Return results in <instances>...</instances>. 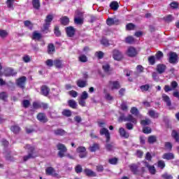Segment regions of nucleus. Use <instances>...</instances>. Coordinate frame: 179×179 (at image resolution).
<instances>
[{
    "label": "nucleus",
    "instance_id": "obj_1",
    "mask_svg": "<svg viewBox=\"0 0 179 179\" xmlns=\"http://www.w3.org/2000/svg\"><path fill=\"white\" fill-rule=\"evenodd\" d=\"M25 149H27L30 152L28 155L24 157V162H27L29 159H33V157H35L34 155L33 154V152H34V148L31 147L30 145H27L25 146Z\"/></svg>",
    "mask_w": 179,
    "mask_h": 179
},
{
    "label": "nucleus",
    "instance_id": "obj_2",
    "mask_svg": "<svg viewBox=\"0 0 179 179\" xmlns=\"http://www.w3.org/2000/svg\"><path fill=\"white\" fill-rule=\"evenodd\" d=\"M169 62L170 64H177L178 62V55L174 52H171L168 54Z\"/></svg>",
    "mask_w": 179,
    "mask_h": 179
},
{
    "label": "nucleus",
    "instance_id": "obj_3",
    "mask_svg": "<svg viewBox=\"0 0 179 179\" xmlns=\"http://www.w3.org/2000/svg\"><path fill=\"white\" fill-rule=\"evenodd\" d=\"M119 121H129V122H132V124H134L137 122L136 120L134 117V116H132V115H129L127 117L124 115H122L119 117Z\"/></svg>",
    "mask_w": 179,
    "mask_h": 179
},
{
    "label": "nucleus",
    "instance_id": "obj_4",
    "mask_svg": "<svg viewBox=\"0 0 179 179\" xmlns=\"http://www.w3.org/2000/svg\"><path fill=\"white\" fill-rule=\"evenodd\" d=\"M57 148L58 150H59L58 152V156L60 157H64L66 152V147H65L62 143H59L57 144Z\"/></svg>",
    "mask_w": 179,
    "mask_h": 179
},
{
    "label": "nucleus",
    "instance_id": "obj_5",
    "mask_svg": "<svg viewBox=\"0 0 179 179\" xmlns=\"http://www.w3.org/2000/svg\"><path fill=\"white\" fill-rule=\"evenodd\" d=\"M76 152L78 153V156L80 157V159H83L87 156V152H86V148L83 146L78 147L76 150Z\"/></svg>",
    "mask_w": 179,
    "mask_h": 179
},
{
    "label": "nucleus",
    "instance_id": "obj_6",
    "mask_svg": "<svg viewBox=\"0 0 179 179\" xmlns=\"http://www.w3.org/2000/svg\"><path fill=\"white\" fill-rule=\"evenodd\" d=\"M26 80L27 78L25 76H22L21 78L16 80V85L21 89H24V85L26 84Z\"/></svg>",
    "mask_w": 179,
    "mask_h": 179
},
{
    "label": "nucleus",
    "instance_id": "obj_7",
    "mask_svg": "<svg viewBox=\"0 0 179 179\" xmlns=\"http://www.w3.org/2000/svg\"><path fill=\"white\" fill-rule=\"evenodd\" d=\"M108 86L111 90H117L121 87L118 81H110Z\"/></svg>",
    "mask_w": 179,
    "mask_h": 179
},
{
    "label": "nucleus",
    "instance_id": "obj_8",
    "mask_svg": "<svg viewBox=\"0 0 179 179\" xmlns=\"http://www.w3.org/2000/svg\"><path fill=\"white\" fill-rule=\"evenodd\" d=\"M121 23V22L120 21V20L117 19V18H108L106 20V24H108V26H113L114 24H120Z\"/></svg>",
    "mask_w": 179,
    "mask_h": 179
},
{
    "label": "nucleus",
    "instance_id": "obj_9",
    "mask_svg": "<svg viewBox=\"0 0 179 179\" xmlns=\"http://www.w3.org/2000/svg\"><path fill=\"white\" fill-rule=\"evenodd\" d=\"M17 72L15 71L13 69L7 68L4 71V76H15Z\"/></svg>",
    "mask_w": 179,
    "mask_h": 179
},
{
    "label": "nucleus",
    "instance_id": "obj_10",
    "mask_svg": "<svg viewBox=\"0 0 179 179\" xmlns=\"http://www.w3.org/2000/svg\"><path fill=\"white\" fill-rule=\"evenodd\" d=\"M37 120H38L40 122H43V124H45V122H48V119L47 118V116L43 113H40L37 115Z\"/></svg>",
    "mask_w": 179,
    "mask_h": 179
},
{
    "label": "nucleus",
    "instance_id": "obj_11",
    "mask_svg": "<svg viewBox=\"0 0 179 179\" xmlns=\"http://www.w3.org/2000/svg\"><path fill=\"white\" fill-rule=\"evenodd\" d=\"M100 134L101 135H105L106 138V142L108 143L110 142V132H108V129H106V128H102L100 130Z\"/></svg>",
    "mask_w": 179,
    "mask_h": 179
},
{
    "label": "nucleus",
    "instance_id": "obj_12",
    "mask_svg": "<svg viewBox=\"0 0 179 179\" xmlns=\"http://www.w3.org/2000/svg\"><path fill=\"white\" fill-rule=\"evenodd\" d=\"M75 28L73 27H68L66 28V33L68 37H73L75 36Z\"/></svg>",
    "mask_w": 179,
    "mask_h": 179
},
{
    "label": "nucleus",
    "instance_id": "obj_13",
    "mask_svg": "<svg viewBox=\"0 0 179 179\" xmlns=\"http://www.w3.org/2000/svg\"><path fill=\"white\" fill-rule=\"evenodd\" d=\"M113 59L115 61H121L122 59V54L117 50H113Z\"/></svg>",
    "mask_w": 179,
    "mask_h": 179
},
{
    "label": "nucleus",
    "instance_id": "obj_14",
    "mask_svg": "<svg viewBox=\"0 0 179 179\" xmlns=\"http://www.w3.org/2000/svg\"><path fill=\"white\" fill-rule=\"evenodd\" d=\"M119 134L121 138H124V139H128L129 138V133L125 131V129L120 127L119 129Z\"/></svg>",
    "mask_w": 179,
    "mask_h": 179
},
{
    "label": "nucleus",
    "instance_id": "obj_15",
    "mask_svg": "<svg viewBox=\"0 0 179 179\" xmlns=\"http://www.w3.org/2000/svg\"><path fill=\"white\" fill-rule=\"evenodd\" d=\"M103 70L104 71L105 73L108 75H111V72L113 71V69L110 67V64L108 63L103 64L102 66Z\"/></svg>",
    "mask_w": 179,
    "mask_h": 179
},
{
    "label": "nucleus",
    "instance_id": "obj_16",
    "mask_svg": "<svg viewBox=\"0 0 179 179\" xmlns=\"http://www.w3.org/2000/svg\"><path fill=\"white\" fill-rule=\"evenodd\" d=\"M45 171L48 176H52V177H57V176H58V174H57V173L55 172V169H54V168L52 167L47 168L45 169Z\"/></svg>",
    "mask_w": 179,
    "mask_h": 179
},
{
    "label": "nucleus",
    "instance_id": "obj_17",
    "mask_svg": "<svg viewBox=\"0 0 179 179\" xmlns=\"http://www.w3.org/2000/svg\"><path fill=\"white\" fill-rule=\"evenodd\" d=\"M138 54V52H136V49L134 47H129L127 50V55L129 57H135Z\"/></svg>",
    "mask_w": 179,
    "mask_h": 179
},
{
    "label": "nucleus",
    "instance_id": "obj_18",
    "mask_svg": "<svg viewBox=\"0 0 179 179\" xmlns=\"http://www.w3.org/2000/svg\"><path fill=\"white\" fill-rule=\"evenodd\" d=\"M162 100L165 103H166V106L168 107L171 106V100H170V97L167 96L166 94H162Z\"/></svg>",
    "mask_w": 179,
    "mask_h": 179
},
{
    "label": "nucleus",
    "instance_id": "obj_19",
    "mask_svg": "<svg viewBox=\"0 0 179 179\" xmlns=\"http://www.w3.org/2000/svg\"><path fill=\"white\" fill-rule=\"evenodd\" d=\"M41 93L43 96H48V94L50 93V88L45 85H43L41 88Z\"/></svg>",
    "mask_w": 179,
    "mask_h": 179
},
{
    "label": "nucleus",
    "instance_id": "obj_20",
    "mask_svg": "<svg viewBox=\"0 0 179 179\" xmlns=\"http://www.w3.org/2000/svg\"><path fill=\"white\" fill-rule=\"evenodd\" d=\"M162 159H165V160H173L174 159V154L171 152H166L163 155Z\"/></svg>",
    "mask_w": 179,
    "mask_h": 179
},
{
    "label": "nucleus",
    "instance_id": "obj_21",
    "mask_svg": "<svg viewBox=\"0 0 179 179\" xmlns=\"http://www.w3.org/2000/svg\"><path fill=\"white\" fill-rule=\"evenodd\" d=\"M77 86H78V87H86V86H87V81L86 80L80 79L77 81Z\"/></svg>",
    "mask_w": 179,
    "mask_h": 179
},
{
    "label": "nucleus",
    "instance_id": "obj_22",
    "mask_svg": "<svg viewBox=\"0 0 179 179\" xmlns=\"http://www.w3.org/2000/svg\"><path fill=\"white\" fill-rule=\"evenodd\" d=\"M85 174H86L88 177H96V173L94 171L89 169H85L84 170Z\"/></svg>",
    "mask_w": 179,
    "mask_h": 179
},
{
    "label": "nucleus",
    "instance_id": "obj_23",
    "mask_svg": "<svg viewBox=\"0 0 179 179\" xmlns=\"http://www.w3.org/2000/svg\"><path fill=\"white\" fill-rule=\"evenodd\" d=\"M157 71L159 73H164V71H166V65L158 64L157 66Z\"/></svg>",
    "mask_w": 179,
    "mask_h": 179
},
{
    "label": "nucleus",
    "instance_id": "obj_24",
    "mask_svg": "<svg viewBox=\"0 0 179 179\" xmlns=\"http://www.w3.org/2000/svg\"><path fill=\"white\" fill-rule=\"evenodd\" d=\"M68 104L71 108H77L78 103L75 100L70 99L68 101Z\"/></svg>",
    "mask_w": 179,
    "mask_h": 179
},
{
    "label": "nucleus",
    "instance_id": "obj_25",
    "mask_svg": "<svg viewBox=\"0 0 179 179\" xmlns=\"http://www.w3.org/2000/svg\"><path fill=\"white\" fill-rule=\"evenodd\" d=\"M148 115H150L151 118H159V113L152 110L148 111Z\"/></svg>",
    "mask_w": 179,
    "mask_h": 179
},
{
    "label": "nucleus",
    "instance_id": "obj_26",
    "mask_svg": "<svg viewBox=\"0 0 179 179\" xmlns=\"http://www.w3.org/2000/svg\"><path fill=\"white\" fill-rule=\"evenodd\" d=\"M41 38V34L38 33L37 31H34L32 34L33 40H40Z\"/></svg>",
    "mask_w": 179,
    "mask_h": 179
},
{
    "label": "nucleus",
    "instance_id": "obj_27",
    "mask_svg": "<svg viewBox=\"0 0 179 179\" xmlns=\"http://www.w3.org/2000/svg\"><path fill=\"white\" fill-rule=\"evenodd\" d=\"M61 23L64 24V26L69 24V18L66 16L62 17L61 18Z\"/></svg>",
    "mask_w": 179,
    "mask_h": 179
},
{
    "label": "nucleus",
    "instance_id": "obj_28",
    "mask_svg": "<svg viewBox=\"0 0 179 179\" xmlns=\"http://www.w3.org/2000/svg\"><path fill=\"white\" fill-rule=\"evenodd\" d=\"M118 3L117 1H113L110 4V9H113V10H117L119 8Z\"/></svg>",
    "mask_w": 179,
    "mask_h": 179
},
{
    "label": "nucleus",
    "instance_id": "obj_29",
    "mask_svg": "<svg viewBox=\"0 0 179 179\" xmlns=\"http://www.w3.org/2000/svg\"><path fill=\"white\" fill-rule=\"evenodd\" d=\"M54 65L56 68H62V60L58 59L54 60Z\"/></svg>",
    "mask_w": 179,
    "mask_h": 179
},
{
    "label": "nucleus",
    "instance_id": "obj_30",
    "mask_svg": "<svg viewBox=\"0 0 179 179\" xmlns=\"http://www.w3.org/2000/svg\"><path fill=\"white\" fill-rule=\"evenodd\" d=\"M32 5L34 9H36V10L40 9V0H33Z\"/></svg>",
    "mask_w": 179,
    "mask_h": 179
},
{
    "label": "nucleus",
    "instance_id": "obj_31",
    "mask_svg": "<svg viewBox=\"0 0 179 179\" xmlns=\"http://www.w3.org/2000/svg\"><path fill=\"white\" fill-rule=\"evenodd\" d=\"M55 51V46H54V44L50 43L48 46V54H52Z\"/></svg>",
    "mask_w": 179,
    "mask_h": 179
},
{
    "label": "nucleus",
    "instance_id": "obj_32",
    "mask_svg": "<svg viewBox=\"0 0 179 179\" xmlns=\"http://www.w3.org/2000/svg\"><path fill=\"white\" fill-rule=\"evenodd\" d=\"M54 133H55V135H59L60 136H62L66 134L65 131L62 129H58L57 130H55Z\"/></svg>",
    "mask_w": 179,
    "mask_h": 179
},
{
    "label": "nucleus",
    "instance_id": "obj_33",
    "mask_svg": "<svg viewBox=\"0 0 179 179\" xmlns=\"http://www.w3.org/2000/svg\"><path fill=\"white\" fill-rule=\"evenodd\" d=\"M10 129L14 134H19L20 132V127L17 125L11 127Z\"/></svg>",
    "mask_w": 179,
    "mask_h": 179
},
{
    "label": "nucleus",
    "instance_id": "obj_34",
    "mask_svg": "<svg viewBox=\"0 0 179 179\" xmlns=\"http://www.w3.org/2000/svg\"><path fill=\"white\" fill-rule=\"evenodd\" d=\"M146 167H148L150 173L151 174H155L156 173V169H155V166H150L149 164L145 163Z\"/></svg>",
    "mask_w": 179,
    "mask_h": 179
},
{
    "label": "nucleus",
    "instance_id": "obj_35",
    "mask_svg": "<svg viewBox=\"0 0 179 179\" xmlns=\"http://www.w3.org/2000/svg\"><path fill=\"white\" fill-rule=\"evenodd\" d=\"M134 42L135 39L132 36H127L125 38V43H127V44H134Z\"/></svg>",
    "mask_w": 179,
    "mask_h": 179
},
{
    "label": "nucleus",
    "instance_id": "obj_36",
    "mask_svg": "<svg viewBox=\"0 0 179 179\" xmlns=\"http://www.w3.org/2000/svg\"><path fill=\"white\" fill-rule=\"evenodd\" d=\"M163 58V52L162 51H158L155 55L156 61H160Z\"/></svg>",
    "mask_w": 179,
    "mask_h": 179
},
{
    "label": "nucleus",
    "instance_id": "obj_37",
    "mask_svg": "<svg viewBox=\"0 0 179 179\" xmlns=\"http://www.w3.org/2000/svg\"><path fill=\"white\" fill-rule=\"evenodd\" d=\"M0 99H1V100H3V101H6V100L8 99V94L5 92L0 93Z\"/></svg>",
    "mask_w": 179,
    "mask_h": 179
},
{
    "label": "nucleus",
    "instance_id": "obj_38",
    "mask_svg": "<svg viewBox=\"0 0 179 179\" xmlns=\"http://www.w3.org/2000/svg\"><path fill=\"white\" fill-rule=\"evenodd\" d=\"M130 113L133 115H138L139 114V110H138V108H136V107H133L131 108Z\"/></svg>",
    "mask_w": 179,
    "mask_h": 179
},
{
    "label": "nucleus",
    "instance_id": "obj_39",
    "mask_svg": "<svg viewBox=\"0 0 179 179\" xmlns=\"http://www.w3.org/2000/svg\"><path fill=\"white\" fill-rule=\"evenodd\" d=\"M90 152H96V150H99V144H93V145L90 148Z\"/></svg>",
    "mask_w": 179,
    "mask_h": 179
},
{
    "label": "nucleus",
    "instance_id": "obj_40",
    "mask_svg": "<svg viewBox=\"0 0 179 179\" xmlns=\"http://www.w3.org/2000/svg\"><path fill=\"white\" fill-rule=\"evenodd\" d=\"M52 19H53L52 15H49L46 17V19L45 20V22L48 24H51V22H52Z\"/></svg>",
    "mask_w": 179,
    "mask_h": 179
},
{
    "label": "nucleus",
    "instance_id": "obj_41",
    "mask_svg": "<svg viewBox=\"0 0 179 179\" xmlns=\"http://www.w3.org/2000/svg\"><path fill=\"white\" fill-rule=\"evenodd\" d=\"M130 169L134 174H136V172L138 171V166L136 164H131L130 165Z\"/></svg>",
    "mask_w": 179,
    "mask_h": 179
},
{
    "label": "nucleus",
    "instance_id": "obj_42",
    "mask_svg": "<svg viewBox=\"0 0 179 179\" xmlns=\"http://www.w3.org/2000/svg\"><path fill=\"white\" fill-rule=\"evenodd\" d=\"M74 22L76 24H83V19L80 17H75Z\"/></svg>",
    "mask_w": 179,
    "mask_h": 179
},
{
    "label": "nucleus",
    "instance_id": "obj_43",
    "mask_svg": "<svg viewBox=\"0 0 179 179\" xmlns=\"http://www.w3.org/2000/svg\"><path fill=\"white\" fill-rule=\"evenodd\" d=\"M15 0H7L6 3L9 9H13V2Z\"/></svg>",
    "mask_w": 179,
    "mask_h": 179
},
{
    "label": "nucleus",
    "instance_id": "obj_44",
    "mask_svg": "<svg viewBox=\"0 0 179 179\" xmlns=\"http://www.w3.org/2000/svg\"><path fill=\"white\" fill-rule=\"evenodd\" d=\"M157 138L156 137V136H150V137H148V142L150 143H155V142H156Z\"/></svg>",
    "mask_w": 179,
    "mask_h": 179
},
{
    "label": "nucleus",
    "instance_id": "obj_45",
    "mask_svg": "<svg viewBox=\"0 0 179 179\" xmlns=\"http://www.w3.org/2000/svg\"><path fill=\"white\" fill-rule=\"evenodd\" d=\"M158 167L159 169H162V170H163V169L166 167V164L164 163V161L163 160L158 161Z\"/></svg>",
    "mask_w": 179,
    "mask_h": 179
},
{
    "label": "nucleus",
    "instance_id": "obj_46",
    "mask_svg": "<svg viewBox=\"0 0 179 179\" xmlns=\"http://www.w3.org/2000/svg\"><path fill=\"white\" fill-rule=\"evenodd\" d=\"M148 62H150V65H155V62H156V57L155 56H150L148 58Z\"/></svg>",
    "mask_w": 179,
    "mask_h": 179
},
{
    "label": "nucleus",
    "instance_id": "obj_47",
    "mask_svg": "<svg viewBox=\"0 0 179 179\" xmlns=\"http://www.w3.org/2000/svg\"><path fill=\"white\" fill-rule=\"evenodd\" d=\"M62 114L65 117H71V115H72V112H71L69 110H64L62 111Z\"/></svg>",
    "mask_w": 179,
    "mask_h": 179
},
{
    "label": "nucleus",
    "instance_id": "obj_48",
    "mask_svg": "<svg viewBox=\"0 0 179 179\" xmlns=\"http://www.w3.org/2000/svg\"><path fill=\"white\" fill-rule=\"evenodd\" d=\"M165 22H173L174 20V17L171 15H169L164 17Z\"/></svg>",
    "mask_w": 179,
    "mask_h": 179
},
{
    "label": "nucleus",
    "instance_id": "obj_49",
    "mask_svg": "<svg viewBox=\"0 0 179 179\" xmlns=\"http://www.w3.org/2000/svg\"><path fill=\"white\" fill-rule=\"evenodd\" d=\"M172 136L173 138H174V139H176V142H178L179 141V136H178V133H177L176 131V130H173L172 131Z\"/></svg>",
    "mask_w": 179,
    "mask_h": 179
},
{
    "label": "nucleus",
    "instance_id": "obj_50",
    "mask_svg": "<svg viewBox=\"0 0 179 179\" xmlns=\"http://www.w3.org/2000/svg\"><path fill=\"white\" fill-rule=\"evenodd\" d=\"M0 37L1 38H5V37H8V31L6 30H0Z\"/></svg>",
    "mask_w": 179,
    "mask_h": 179
},
{
    "label": "nucleus",
    "instance_id": "obj_51",
    "mask_svg": "<svg viewBox=\"0 0 179 179\" xmlns=\"http://www.w3.org/2000/svg\"><path fill=\"white\" fill-rule=\"evenodd\" d=\"M78 104L80 106H82V107H85L86 106V99L80 98V99L78 100Z\"/></svg>",
    "mask_w": 179,
    "mask_h": 179
},
{
    "label": "nucleus",
    "instance_id": "obj_52",
    "mask_svg": "<svg viewBox=\"0 0 179 179\" xmlns=\"http://www.w3.org/2000/svg\"><path fill=\"white\" fill-rule=\"evenodd\" d=\"M55 34L57 37H59V36H61V31H59V27L58 26L55 27Z\"/></svg>",
    "mask_w": 179,
    "mask_h": 179
},
{
    "label": "nucleus",
    "instance_id": "obj_53",
    "mask_svg": "<svg viewBox=\"0 0 179 179\" xmlns=\"http://www.w3.org/2000/svg\"><path fill=\"white\" fill-rule=\"evenodd\" d=\"M30 106V101L27 99H25L22 101V106L24 108H27V107H29Z\"/></svg>",
    "mask_w": 179,
    "mask_h": 179
},
{
    "label": "nucleus",
    "instance_id": "obj_54",
    "mask_svg": "<svg viewBox=\"0 0 179 179\" xmlns=\"http://www.w3.org/2000/svg\"><path fill=\"white\" fill-rule=\"evenodd\" d=\"M79 61L80 62H87V57L85 55H82L79 57Z\"/></svg>",
    "mask_w": 179,
    "mask_h": 179
},
{
    "label": "nucleus",
    "instance_id": "obj_55",
    "mask_svg": "<svg viewBox=\"0 0 179 179\" xmlns=\"http://www.w3.org/2000/svg\"><path fill=\"white\" fill-rule=\"evenodd\" d=\"M45 65H47V66H49L50 68H51V66H52L54 65V61H52V59H48L45 62Z\"/></svg>",
    "mask_w": 179,
    "mask_h": 179
},
{
    "label": "nucleus",
    "instance_id": "obj_56",
    "mask_svg": "<svg viewBox=\"0 0 179 179\" xmlns=\"http://www.w3.org/2000/svg\"><path fill=\"white\" fill-rule=\"evenodd\" d=\"M143 134H151L152 132V129L149 127H145L143 129Z\"/></svg>",
    "mask_w": 179,
    "mask_h": 179
},
{
    "label": "nucleus",
    "instance_id": "obj_57",
    "mask_svg": "<svg viewBox=\"0 0 179 179\" xmlns=\"http://www.w3.org/2000/svg\"><path fill=\"white\" fill-rule=\"evenodd\" d=\"M149 85H141L140 87V89L142 92H148V90H149Z\"/></svg>",
    "mask_w": 179,
    "mask_h": 179
},
{
    "label": "nucleus",
    "instance_id": "obj_58",
    "mask_svg": "<svg viewBox=\"0 0 179 179\" xmlns=\"http://www.w3.org/2000/svg\"><path fill=\"white\" fill-rule=\"evenodd\" d=\"M49 27H50V24H47V23L45 22V24H43V28L42 29V31H43V33H47V31H48Z\"/></svg>",
    "mask_w": 179,
    "mask_h": 179
},
{
    "label": "nucleus",
    "instance_id": "obj_59",
    "mask_svg": "<svg viewBox=\"0 0 179 179\" xmlns=\"http://www.w3.org/2000/svg\"><path fill=\"white\" fill-rule=\"evenodd\" d=\"M151 121L150 119H145V120H141V125H149L150 124Z\"/></svg>",
    "mask_w": 179,
    "mask_h": 179
},
{
    "label": "nucleus",
    "instance_id": "obj_60",
    "mask_svg": "<svg viewBox=\"0 0 179 179\" xmlns=\"http://www.w3.org/2000/svg\"><path fill=\"white\" fill-rule=\"evenodd\" d=\"M87 97H89V94H87V92L86 91H84V92L82 93V94H81L80 99H84V100H86V99H87Z\"/></svg>",
    "mask_w": 179,
    "mask_h": 179
},
{
    "label": "nucleus",
    "instance_id": "obj_61",
    "mask_svg": "<svg viewBox=\"0 0 179 179\" xmlns=\"http://www.w3.org/2000/svg\"><path fill=\"white\" fill-rule=\"evenodd\" d=\"M127 30H134L135 29V25L132 23H129L126 25Z\"/></svg>",
    "mask_w": 179,
    "mask_h": 179
},
{
    "label": "nucleus",
    "instance_id": "obj_62",
    "mask_svg": "<svg viewBox=\"0 0 179 179\" xmlns=\"http://www.w3.org/2000/svg\"><path fill=\"white\" fill-rule=\"evenodd\" d=\"M106 148L107 150H108L109 152L114 150V145H113V144H107L106 145Z\"/></svg>",
    "mask_w": 179,
    "mask_h": 179
},
{
    "label": "nucleus",
    "instance_id": "obj_63",
    "mask_svg": "<svg viewBox=\"0 0 179 179\" xmlns=\"http://www.w3.org/2000/svg\"><path fill=\"white\" fill-rule=\"evenodd\" d=\"M110 164H117L118 159L117 158L109 159L108 160Z\"/></svg>",
    "mask_w": 179,
    "mask_h": 179
},
{
    "label": "nucleus",
    "instance_id": "obj_64",
    "mask_svg": "<svg viewBox=\"0 0 179 179\" xmlns=\"http://www.w3.org/2000/svg\"><path fill=\"white\" fill-rule=\"evenodd\" d=\"M163 178L164 179H173V176L169 175L168 173H164L162 175Z\"/></svg>",
    "mask_w": 179,
    "mask_h": 179
}]
</instances>
